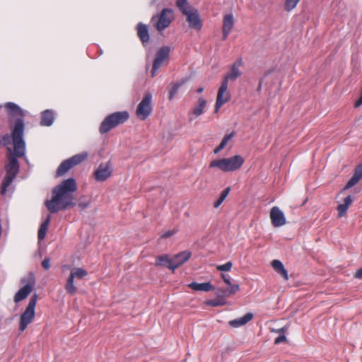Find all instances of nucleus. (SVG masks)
<instances>
[{"label":"nucleus","mask_w":362,"mask_h":362,"mask_svg":"<svg viewBox=\"0 0 362 362\" xmlns=\"http://www.w3.org/2000/svg\"><path fill=\"white\" fill-rule=\"evenodd\" d=\"M111 175L109 163L101 164L95 172V177L98 181H104Z\"/></svg>","instance_id":"17"},{"label":"nucleus","mask_w":362,"mask_h":362,"mask_svg":"<svg viewBox=\"0 0 362 362\" xmlns=\"http://www.w3.org/2000/svg\"><path fill=\"white\" fill-rule=\"evenodd\" d=\"M271 264L274 269L280 274L284 280L287 281L288 279V272L280 260L274 259L271 262Z\"/></svg>","instance_id":"25"},{"label":"nucleus","mask_w":362,"mask_h":362,"mask_svg":"<svg viewBox=\"0 0 362 362\" xmlns=\"http://www.w3.org/2000/svg\"><path fill=\"white\" fill-rule=\"evenodd\" d=\"M175 233V231L169 230V231H167V232L164 233L161 235V238H170V237H171L172 235H173Z\"/></svg>","instance_id":"42"},{"label":"nucleus","mask_w":362,"mask_h":362,"mask_svg":"<svg viewBox=\"0 0 362 362\" xmlns=\"http://www.w3.org/2000/svg\"><path fill=\"white\" fill-rule=\"evenodd\" d=\"M152 110V95L151 93H147L139 103L136 110V115L139 119L145 120L150 116Z\"/></svg>","instance_id":"6"},{"label":"nucleus","mask_w":362,"mask_h":362,"mask_svg":"<svg viewBox=\"0 0 362 362\" xmlns=\"http://www.w3.org/2000/svg\"><path fill=\"white\" fill-rule=\"evenodd\" d=\"M354 277L362 279V267L356 272Z\"/></svg>","instance_id":"43"},{"label":"nucleus","mask_w":362,"mask_h":362,"mask_svg":"<svg viewBox=\"0 0 362 362\" xmlns=\"http://www.w3.org/2000/svg\"><path fill=\"white\" fill-rule=\"evenodd\" d=\"M228 84H226V81H222L221 86L218 88L216 103L215 110L216 113L218 112L220 108L226 103L230 100V93L228 90Z\"/></svg>","instance_id":"9"},{"label":"nucleus","mask_w":362,"mask_h":362,"mask_svg":"<svg viewBox=\"0 0 362 362\" xmlns=\"http://www.w3.org/2000/svg\"><path fill=\"white\" fill-rule=\"evenodd\" d=\"M113 127V114L107 116L102 122L100 132L102 134L106 133Z\"/></svg>","instance_id":"30"},{"label":"nucleus","mask_w":362,"mask_h":362,"mask_svg":"<svg viewBox=\"0 0 362 362\" xmlns=\"http://www.w3.org/2000/svg\"><path fill=\"white\" fill-rule=\"evenodd\" d=\"M42 266L43 267V268H45V269H48L49 267H50V264H49V258H45L42 262Z\"/></svg>","instance_id":"40"},{"label":"nucleus","mask_w":362,"mask_h":362,"mask_svg":"<svg viewBox=\"0 0 362 362\" xmlns=\"http://www.w3.org/2000/svg\"><path fill=\"white\" fill-rule=\"evenodd\" d=\"M233 263L231 262H227L224 264L218 265L216 267L217 270L221 272H228L231 269Z\"/></svg>","instance_id":"37"},{"label":"nucleus","mask_w":362,"mask_h":362,"mask_svg":"<svg viewBox=\"0 0 362 362\" xmlns=\"http://www.w3.org/2000/svg\"><path fill=\"white\" fill-rule=\"evenodd\" d=\"M223 148H223V146H222L221 145H220V144H219L218 146H217L214 148V153L215 154H217V153H218L221 150H223Z\"/></svg>","instance_id":"45"},{"label":"nucleus","mask_w":362,"mask_h":362,"mask_svg":"<svg viewBox=\"0 0 362 362\" xmlns=\"http://www.w3.org/2000/svg\"><path fill=\"white\" fill-rule=\"evenodd\" d=\"M221 277H222L223 281L226 283V284H227L228 286H231V282L230 281V278H229L228 275L222 274Z\"/></svg>","instance_id":"41"},{"label":"nucleus","mask_w":362,"mask_h":362,"mask_svg":"<svg viewBox=\"0 0 362 362\" xmlns=\"http://www.w3.org/2000/svg\"><path fill=\"white\" fill-rule=\"evenodd\" d=\"M362 178V165H358L354 170V173L346 183L344 189H349L354 186Z\"/></svg>","instance_id":"21"},{"label":"nucleus","mask_w":362,"mask_h":362,"mask_svg":"<svg viewBox=\"0 0 362 362\" xmlns=\"http://www.w3.org/2000/svg\"><path fill=\"white\" fill-rule=\"evenodd\" d=\"M88 156L87 153H83L72 156L64 162H62L57 169V175L59 176L63 175L67 171H69L74 166L81 163Z\"/></svg>","instance_id":"8"},{"label":"nucleus","mask_w":362,"mask_h":362,"mask_svg":"<svg viewBox=\"0 0 362 362\" xmlns=\"http://www.w3.org/2000/svg\"><path fill=\"white\" fill-rule=\"evenodd\" d=\"M49 222H50V216H49L46 218V220L40 225V227L38 230V234H37L38 239L40 240H42L45 238L47 231V229H48Z\"/></svg>","instance_id":"31"},{"label":"nucleus","mask_w":362,"mask_h":362,"mask_svg":"<svg viewBox=\"0 0 362 362\" xmlns=\"http://www.w3.org/2000/svg\"><path fill=\"white\" fill-rule=\"evenodd\" d=\"M155 265L157 267H166L173 271L172 257L169 255H162L156 257Z\"/></svg>","instance_id":"18"},{"label":"nucleus","mask_w":362,"mask_h":362,"mask_svg":"<svg viewBox=\"0 0 362 362\" xmlns=\"http://www.w3.org/2000/svg\"><path fill=\"white\" fill-rule=\"evenodd\" d=\"M243 59L238 58L231 65L230 71L225 76L223 81H226L228 84L229 81H235L241 75L240 67L243 66Z\"/></svg>","instance_id":"12"},{"label":"nucleus","mask_w":362,"mask_h":362,"mask_svg":"<svg viewBox=\"0 0 362 362\" xmlns=\"http://www.w3.org/2000/svg\"><path fill=\"white\" fill-rule=\"evenodd\" d=\"M186 16V21L189 23V27L192 29L200 30L202 28V21L197 9L192 10Z\"/></svg>","instance_id":"14"},{"label":"nucleus","mask_w":362,"mask_h":362,"mask_svg":"<svg viewBox=\"0 0 362 362\" xmlns=\"http://www.w3.org/2000/svg\"><path fill=\"white\" fill-rule=\"evenodd\" d=\"M270 218L274 227H280L286 224V220L282 211L277 206H274L270 211Z\"/></svg>","instance_id":"13"},{"label":"nucleus","mask_w":362,"mask_h":362,"mask_svg":"<svg viewBox=\"0 0 362 362\" xmlns=\"http://www.w3.org/2000/svg\"><path fill=\"white\" fill-rule=\"evenodd\" d=\"M1 107H2V106L0 105V109L1 108Z\"/></svg>","instance_id":"51"},{"label":"nucleus","mask_w":362,"mask_h":362,"mask_svg":"<svg viewBox=\"0 0 362 362\" xmlns=\"http://www.w3.org/2000/svg\"><path fill=\"white\" fill-rule=\"evenodd\" d=\"M206 100L203 97H199L194 107L192 109V115L197 117L204 113V109L206 106Z\"/></svg>","instance_id":"24"},{"label":"nucleus","mask_w":362,"mask_h":362,"mask_svg":"<svg viewBox=\"0 0 362 362\" xmlns=\"http://www.w3.org/2000/svg\"><path fill=\"white\" fill-rule=\"evenodd\" d=\"M286 341V337L284 334H281L280 336H279L278 337L276 338L275 341H274V344H279L281 342H284V341Z\"/></svg>","instance_id":"39"},{"label":"nucleus","mask_w":362,"mask_h":362,"mask_svg":"<svg viewBox=\"0 0 362 362\" xmlns=\"http://www.w3.org/2000/svg\"><path fill=\"white\" fill-rule=\"evenodd\" d=\"M245 163V159L240 155L230 158L213 160L209 163L210 168H218L223 172H233L239 170Z\"/></svg>","instance_id":"3"},{"label":"nucleus","mask_w":362,"mask_h":362,"mask_svg":"<svg viewBox=\"0 0 362 362\" xmlns=\"http://www.w3.org/2000/svg\"><path fill=\"white\" fill-rule=\"evenodd\" d=\"M352 202L353 199L349 195L344 199V204H341L337 206L338 216L339 218H341L346 215L349 207L352 204Z\"/></svg>","instance_id":"26"},{"label":"nucleus","mask_w":362,"mask_h":362,"mask_svg":"<svg viewBox=\"0 0 362 362\" xmlns=\"http://www.w3.org/2000/svg\"><path fill=\"white\" fill-rule=\"evenodd\" d=\"M187 81V78H182L180 81L171 83V87L169 90V97H168L170 100H172L174 98L175 95L177 93L179 88L182 86H183L186 83Z\"/></svg>","instance_id":"29"},{"label":"nucleus","mask_w":362,"mask_h":362,"mask_svg":"<svg viewBox=\"0 0 362 362\" xmlns=\"http://www.w3.org/2000/svg\"><path fill=\"white\" fill-rule=\"evenodd\" d=\"M54 122V114L50 110H46L42 112L40 124L42 126H51Z\"/></svg>","instance_id":"28"},{"label":"nucleus","mask_w":362,"mask_h":362,"mask_svg":"<svg viewBox=\"0 0 362 362\" xmlns=\"http://www.w3.org/2000/svg\"><path fill=\"white\" fill-rule=\"evenodd\" d=\"M35 278L33 275H30L28 279V282L18 290L14 296V301L18 303L23 299L26 298L27 296L33 291L35 286Z\"/></svg>","instance_id":"11"},{"label":"nucleus","mask_w":362,"mask_h":362,"mask_svg":"<svg viewBox=\"0 0 362 362\" xmlns=\"http://www.w3.org/2000/svg\"><path fill=\"white\" fill-rule=\"evenodd\" d=\"M230 288L228 290H223L221 291V296L224 297H229L232 295L235 294L237 292L240 291V286L238 284H232L229 286Z\"/></svg>","instance_id":"34"},{"label":"nucleus","mask_w":362,"mask_h":362,"mask_svg":"<svg viewBox=\"0 0 362 362\" xmlns=\"http://www.w3.org/2000/svg\"><path fill=\"white\" fill-rule=\"evenodd\" d=\"M170 51V47L167 46L163 47L157 51L151 71L153 77L156 75L157 70L161 66L163 62L168 59Z\"/></svg>","instance_id":"10"},{"label":"nucleus","mask_w":362,"mask_h":362,"mask_svg":"<svg viewBox=\"0 0 362 362\" xmlns=\"http://www.w3.org/2000/svg\"><path fill=\"white\" fill-rule=\"evenodd\" d=\"M5 108L8 110V115L11 117L24 116L25 112L16 104L8 102L4 105Z\"/></svg>","instance_id":"19"},{"label":"nucleus","mask_w":362,"mask_h":362,"mask_svg":"<svg viewBox=\"0 0 362 362\" xmlns=\"http://www.w3.org/2000/svg\"><path fill=\"white\" fill-rule=\"evenodd\" d=\"M24 123L21 118L16 120L11 132L12 144L13 146V155L10 154L8 162L6 165V175L3 180L1 193L6 194L7 187L11 184L19 170L17 157H23L25 153V143L23 139Z\"/></svg>","instance_id":"1"},{"label":"nucleus","mask_w":362,"mask_h":362,"mask_svg":"<svg viewBox=\"0 0 362 362\" xmlns=\"http://www.w3.org/2000/svg\"><path fill=\"white\" fill-rule=\"evenodd\" d=\"M261 86H262V82L260 81L259 83V88H261Z\"/></svg>","instance_id":"48"},{"label":"nucleus","mask_w":362,"mask_h":362,"mask_svg":"<svg viewBox=\"0 0 362 362\" xmlns=\"http://www.w3.org/2000/svg\"><path fill=\"white\" fill-rule=\"evenodd\" d=\"M176 6L178 8L179 11L182 13V15L186 16L192 10L196 9L194 7L192 6L187 0H177L176 1Z\"/></svg>","instance_id":"27"},{"label":"nucleus","mask_w":362,"mask_h":362,"mask_svg":"<svg viewBox=\"0 0 362 362\" xmlns=\"http://www.w3.org/2000/svg\"><path fill=\"white\" fill-rule=\"evenodd\" d=\"M253 318V314L250 313H246L244 316L229 321L228 324L232 327H239L246 325L248 322H250Z\"/></svg>","instance_id":"20"},{"label":"nucleus","mask_w":362,"mask_h":362,"mask_svg":"<svg viewBox=\"0 0 362 362\" xmlns=\"http://www.w3.org/2000/svg\"><path fill=\"white\" fill-rule=\"evenodd\" d=\"M87 272L79 267L73 268L71 270L70 275L65 284V290L71 295H74L77 292V288L74 285V279H82L87 276Z\"/></svg>","instance_id":"7"},{"label":"nucleus","mask_w":362,"mask_h":362,"mask_svg":"<svg viewBox=\"0 0 362 362\" xmlns=\"http://www.w3.org/2000/svg\"><path fill=\"white\" fill-rule=\"evenodd\" d=\"M193 119H194V118H192V117H189V120H190V121H192V120H193Z\"/></svg>","instance_id":"50"},{"label":"nucleus","mask_w":362,"mask_h":362,"mask_svg":"<svg viewBox=\"0 0 362 362\" xmlns=\"http://www.w3.org/2000/svg\"><path fill=\"white\" fill-rule=\"evenodd\" d=\"M129 115L127 111L115 112V127L126 122Z\"/></svg>","instance_id":"32"},{"label":"nucleus","mask_w":362,"mask_h":362,"mask_svg":"<svg viewBox=\"0 0 362 362\" xmlns=\"http://www.w3.org/2000/svg\"><path fill=\"white\" fill-rule=\"evenodd\" d=\"M188 287L194 291H214V287L210 282H205V283H197V282H192L189 284H188Z\"/></svg>","instance_id":"23"},{"label":"nucleus","mask_w":362,"mask_h":362,"mask_svg":"<svg viewBox=\"0 0 362 362\" xmlns=\"http://www.w3.org/2000/svg\"><path fill=\"white\" fill-rule=\"evenodd\" d=\"M234 24L235 20L232 13H228L223 16L222 26L223 40H226L228 38L234 27Z\"/></svg>","instance_id":"15"},{"label":"nucleus","mask_w":362,"mask_h":362,"mask_svg":"<svg viewBox=\"0 0 362 362\" xmlns=\"http://www.w3.org/2000/svg\"><path fill=\"white\" fill-rule=\"evenodd\" d=\"M285 11H291L296 7L300 0H282Z\"/></svg>","instance_id":"35"},{"label":"nucleus","mask_w":362,"mask_h":362,"mask_svg":"<svg viewBox=\"0 0 362 362\" xmlns=\"http://www.w3.org/2000/svg\"><path fill=\"white\" fill-rule=\"evenodd\" d=\"M76 189L74 179L69 178L62 182L53 189L52 199L45 202L48 211L53 214L75 206L74 193Z\"/></svg>","instance_id":"2"},{"label":"nucleus","mask_w":362,"mask_h":362,"mask_svg":"<svg viewBox=\"0 0 362 362\" xmlns=\"http://www.w3.org/2000/svg\"><path fill=\"white\" fill-rule=\"evenodd\" d=\"M191 256L192 252L190 251L185 250L172 257V261L173 264V272H174L176 269H177L179 267H180L187 261H188Z\"/></svg>","instance_id":"16"},{"label":"nucleus","mask_w":362,"mask_h":362,"mask_svg":"<svg viewBox=\"0 0 362 362\" xmlns=\"http://www.w3.org/2000/svg\"><path fill=\"white\" fill-rule=\"evenodd\" d=\"M137 35L143 44L147 43L149 41L148 29L146 25L139 23L137 25Z\"/></svg>","instance_id":"22"},{"label":"nucleus","mask_w":362,"mask_h":362,"mask_svg":"<svg viewBox=\"0 0 362 362\" xmlns=\"http://www.w3.org/2000/svg\"><path fill=\"white\" fill-rule=\"evenodd\" d=\"M286 330H287V327L286 326H284L282 328L277 329L276 332H278V333H284Z\"/></svg>","instance_id":"46"},{"label":"nucleus","mask_w":362,"mask_h":362,"mask_svg":"<svg viewBox=\"0 0 362 362\" xmlns=\"http://www.w3.org/2000/svg\"><path fill=\"white\" fill-rule=\"evenodd\" d=\"M25 281H25V279H23V280L21 281L22 284H25Z\"/></svg>","instance_id":"49"},{"label":"nucleus","mask_w":362,"mask_h":362,"mask_svg":"<svg viewBox=\"0 0 362 362\" xmlns=\"http://www.w3.org/2000/svg\"><path fill=\"white\" fill-rule=\"evenodd\" d=\"M203 90H204V88L203 87H199V88H197V92L198 93H201L203 92Z\"/></svg>","instance_id":"47"},{"label":"nucleus","mask_w":362,"mask_h":362,"mask_svg":"<svg viewBox=\"0 0 362 362\" xmlns=\"http://www.w3.org/2000/svg\"><path fill=\"white\" fill-rule=\"evenodd\" d=\"M234 136V133L232 132L228 134H226L224 137L223 138L222 141L220 143V145L223 146V148H225L228 141Z\"/></svg>","instance_id":"38"},{"label":"nucleus","mask_w":362,"mask_h":362,"mask_svg":"<svg viewBox=\"0 0 362 362\" xmlns=\"http://www.w3.org/2000/svg\"><path fill=\"white\" fill-rule=\"evenodd\" d=\"M37 297L36 293H34L31 296L25 310L21 315L19 324L21 331H24L28 325L33 322L35 315V308L37 304Z\"/></svg>","instance_id":"5"},{"label":"nucleus","mask_w":362,"mask_h":362,"mask_svg":"<svg viewBox=\"0 0 362 362\" xmlns=\"http://www.w3.org/2000/svg\"><path fill=\"white\" fill-rule=\"evenodd\" d=\"M230 191V187H228L225 188L221 193L218 199L214 203V207L218 208L221 206V204L223 202L226 198L228 197L229 192Z\"/></svg>","instance_id":"33"},{"label":"nucleus","mask_w":362,"mask_h":362,"mask_svg":"<svg viewBox=\"0 0 362 362\" xmlns=\"http://www.w3.org/2000/svg\"><path fill=\"white\" fill-rule=\"evenodd\" d=\"M174 12L171 8H163L158 15L153 16L151 21H155V28L158 32H162L170 26L174 20Z\"/></svg>","instance_id":"4"},{"label":"nucleus","mask_w":362,"mask_h":362,"mask_svg":"<svg viewBox=\"0 0 362 362\" xmlns=\"http://www.w3.org/2000/svg\"><path fill=\"white\" fill-rule=\"evenodd\" d=\"M2 139L6 145L9 144L11 143V136L8 134L4 136Z\"/></svg>","instance_id":"44"},{"label":"nucleus","mask_w":362,"mask_h":362,"mask_svg":"<svg viewBox=\"0 0 362 362\" xmlns=\"http://www.w3.org/2000/svg\"><path fill=\"white\" fill-rule=\"evenodd\" d=\"M206 304L208 305H210V306H214V307L221 306V305H223L225 304V300H223V299H221V298H216V299L207 300L206 302Z\"/></svg>","instance_id":"36"}]
</instances>
